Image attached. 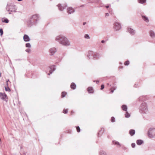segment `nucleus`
I'll return each mask as SVG.
<instances>
[{
    "label": "nucleus",
    "instance_id": "42",
    "mask_svg": "<svg viewBox=\"0 0 155 155\" xmlns=\"http://www.w3.org/2000/svg\"><path fill=\"white\" fill-rule=\"evenodd\" d=\"M117 87L116 86H114V87H113L112 88V89L115 90L117 89Z\"/></svg>",
    "mask_w": 155,
    "mask_h": 155
},
{
    "label": "nucleus",
    "instance_id": "19",
    "mask_svg": "<svg viewBox=\"0 0 155 155\" xmlns=\"http://www.w3.org/2000/svg\"><path fill=\"white\" fill-rule=\"evenodd\" d=\"M136 143L138 145H140L143 143V141L141 140H137Z\"/></svg>",
    "mask_w": 155,
    "mask_h": 155
},
{
    "label": "nucleus",
    "instance_id": "31",
    "mask_svg": "<svg viewBox=\"0 0 155 155\" xmlns=\"http://www.w3.org/2000/svg\"><path fill=\"white\" fill-rule=\"evenodd\" d=\"M66 94V93L65 92H63L61 94V97H64Z\"/></svg>",
    "mask_w": 155,
    "mask_h": 155
},
{
    "label": "nucleus",
    "instance_id": "11",
    "mask_svg": "<svg viewBox=\"0 0 155 155\" xmlns=\"http://www.w3.org/2000/svg\"><path fill=\"white\" fill-rule=\"evenodd\" d=\"M55 67V66L54 65H52L50 66V73L48 74V75H49L50 74H51L52 73V72L55 70L56 68Z\"/></svg>",
    "mask_w": 155,
    "mask_h": 155
},
{
    "label": "nucleus",
    "instance_id": "20",
    "mask_svg": "<svg viewBox=\"0 0 155 155\" xmlns=\"http://www.w3.org/2000/svg\"><path fill=\"white\" fill-rule=\"evenodd\" d=\"M2 21L3 22L8 23L9 22L8 20L6 18H3L2 19Z\"/></svg>",
    "mask_w": 155,
    "mask_h": 155
},
{
    "label": "nucleus",
    "instance_id": "47",
    "mask_svg": "<svg viewBox=\"0 0 155 155\" xmlns=\"http://www.w3.org/2000/svg\"><path fill=\"white\" fill-rule=\"evenodd\" d=\"M105 7L106 8H108L109 7V6H105Z\"/></svg>",
    "mask_w": 155,
    "mask_h": 155
},
{
    "label": "nucleus",
    "instance_id": "50",
    "mask_svg": "<svg viewBox=\"0 0 155 155\" xmlns=\"http://www.w3.org/2000/svg\"><path fill=\"white\" fill-rule=\"evenodd\" d=\"M9 81V80L8 79L6 81V83H7Z\"/></svg>",
    "mask_w": 155,
    "mask_h": 155
},
{
    "label": "nucleus",
    "instance_id": "53",
    "mask_svg": "<svg viewBox=\"0 0 155 155\" xmlns=\"http://www.w3.org/2000/svg\"><path fill=\"white\" fill-rule=\"evenodd\" d=\"M22 0H18V1H22Z\"/></svg>",
    "mask_w": 155,
    "mask_h": 155
},
{
    "label": "nucleus",
    "instance_id": "3",
    "mask_svg": "<svg viewBox=\"0 0 155 155\" xmlns=\"http://www.w3.org/2000/svg\"><path fill=\"white\" fill-rule=\"evenodd\" d=\"M139 111L141 114H148L149 110L147 103L143 102L140 105L139 107Z\"/></svg>",
    "mask_w": 155,
    "mask_h": 155
},
{
    "label": "nucleus",
    "instance_id": "28",
    "mask_svg": "<svg viewBox=\"0 0 155 155\" xmlns=\"http://www.w3.org/2000/svg\"><path fill=\"white\" fill-rule=\"evenodd\" d=\"M5 90L6 91H8L10 92L11 91V90L8 86L5 87Z\"/></svg>",
    "mask_w": 155,
    "mask_h": 155
},
{
    "label": "nucleus",
    "instance_id": "15",
    "mask_svg": "<svg viewBox=\"0 0 155 155\" xmlns=\"http://www.w3.org/2000/svg\"><path fill=\"white\" fill-rule=\"evenodd\" d=\"M6 95L5 94H3L2 93H0V97L2 99L4 100H5L6 97Z\"/></svg>",
    "mask_w": 155,
    "mask_h": 155
},
{
    "label": "nucleus",
    "instance_id": "8",
    "mask_svg": "<svg viewBox=\"0 0 155 155\" xmlns=\"http://www.w3.org/2000/svg\"><path fill=\"white\" fill-rule=\"evenodd\" d=\"M57 50L56 48H51L49 49V52L50 54V55H53L57 51Z\"/></svg>",
    "mask_w": 155,
    "mask_h": 155
},
{
    "label": "nucleus",
    "instance_id": "21",
    "mask_svg": "<svg viewBox=\"0 0 155 155\" xmlns=\"http://www.w3.org/2000/svg\"><path fill=\"white\" fill-rule=\"evenodd\" d=\"M129 134L131 136H133L135 134V130H130L129 131Z\"/></svg>",
    "mask_w": 155,
    "mask_h": 155
},
{
    "label": "nucleus",
    "instance_id": "39",
    "mask_svg": "<svg viewBox=\"0 0 155 155\" xmlns=\"http://www.w3.org/2000/svg\"><path fill=\"white\" fill-rule=\"evenodd\" d=\"M25 51L27 52L30 53L31 51V50H30V49L29 48H28V49H26L25 50Z\"/></svg>",
    "mask_w": 155,
    "mask_h": 155
},
{
    "label": "nucleus",
    "instance_id": "52",
    "mask_svg": "<svg viewBox=\"0 0 155 155\" xmlns=\"http://www.w3.org/2000/svg\"><path fill=\"white\" fill-rule=\"evenodd\" d=\"M6 84H7V86H8V82L7 83H6Z\"/></svg>",
    "mask_w": 155,
    "mask_h": 155
},
{
    "label": "nucleus",
    "instance_id": "12",
    "mask_svg": "<svg viewBox=\"0 0 155 155\" xmlns=\"http://www.w3.org/2000/svg\"><path fill=\"white\" fill-rule=\"evenodd\" d=\"M94 54V52L92 51H89L88 52V54L87 55V57L89 59H91L93 58V55Z\"/></svg>",
    "mask_w": 155,
    "mask_h": 155
},
{
    "label": "nucleus",
    "instance_id": "6",
    "mask_svg": "<svg viewBox=\"0 0 155 155\" xmlns=\"http://www.w3.org/2000/svg\"><path fill=\"white\" fill-rule=\"evenodd\" d=\"M114 28L116 31L119 30L121 28L120 24L117 22L114 23Z\"/></svg>",
    "mask_w": 155,
    "mask_h": 155
},
{
    "label": "nucleus",
    "instance_id": "13",
    "mask_svg": "<svg viewBox=\"0 0 155 155\" xmlns=\"http://www.w3.org/2000/svg\"><path fill=\"white\" fill-rule=\"evenodd\" d=\"M24 40L26 42H28L30 41L29 37L27 35H24L23 36Z\"/></svg>",
    "mask_w": 155,
    "mask_h": 155
},
{
    "label": "nucleus",
    "instance_id": "29",
    "mask_svg": "<svg viewBox=\"0 0 155 155\" xmlns=\"http://www.w3.org/2000/svg\"><path fill=\"white\" fill-rule=\"evenodd\" d=\"M146 0H138V1L139 3L143 4L146 2Z\"/></svg>",
    "mask_w": 155,
    "mask_h": 155
},
{
    "label": "nucleus",
    "instance_id": "7",
    "mask_svg": "<svg viewBox=\"0 0 155 155\" xmlns=\"http://www.w3.org/2000/svg\"><path fill=\"white\" fill-rule=\"evenodd\" d=\"M75 12L74 9L72 7H70L67 9V12L68 14H70L74 13Z\"/></svg>",
    "mask_w": 155,
    "mask_h": 155
},
{
    "label": "nucleus",
    "instance_id": "16",
    "mask_svg": "<svg viewBox=\"0 0 155 155\" xmlns=\"http://www.w3.org/2000/svg\"><path fill=\"white\" fill-rule=\"evenodd\" d=\"M100 57L99 54L96 52H94V54L93 55V58L97 59Z\"/></svg>",
    "mask_w": 155,
    "mask_h": 155
},
{
    "label": "nucleus",
    "instance_id": "33",
    "mask_svg": "<svg viewBox=\"0 0 155 155\" xmlns=\"http://www.w3.org/2000/svg\"><path fill=\"white\" fill-rule=\"evenodd\" d=\"M25 46L27 48H30L31 45L29 43H27L25 45Z\"/></svg>",
    "mask_w": 155,
    "mask_h": 155
},
{
    "label": "nucleus",
    "instance_id": "1",
    "mask_svg": "<svg viewBox=\"0 0 155 155\" xmlns=\"http://www.w3.org/2000/svg\"><path fill=\"white\" fill-rule=\"evenodd\" d=\"M55 40L63 45L68 46H70L71 43L68 38L66 37L61 35L57 36Z\"/></svg>",
    "mask_w": 155,
    "mask_h": 155
},
{
    "label": "nucleus",
    "instance_id": "49",
    "mask_svg": "<svg viewBox=\"0 0 155 155\" xmlns=\"http://www.w3.org/2000/svg\"><path fill=\"white\" fill-rule=\"evenodd\" d=\"M96 83L97 84H98V83L99 82V81H96Z\"/></svg>",
    "mask_w": 155,
    "mask_h": 155
},
{
    "label": "nucleus",
    "instance_id": "41",
    "mask_svg": "<svg viewBox=\"0 0 155 155\" xmlns=\"http://www.w3.org/2000/svg\"><path fill=\"white\" fill-rule=\"evenodd\" d=\"M135 145V144L134 143H133L131 144V146L132 147L134 148Z\"/></svg>",
    "mask_w": 155,
    "mask_h": 155
},
{
    "label": "nucleus",
    "instance_id": "26",
    "mask_svg": "<svg viewBox=\"0 0 155 155\" xmlns=\"http://www.w3.org/2000/svg\"><path fill=\"white\" fill-rule=\"evenodd\" d=\"M113 144L115 145H118L119 146H121V145H120V144L117 141H113Z\"/></svg>",
    "mask_w": 155,
    "mask_h": 155
},
{
    "label": "nucleus",
    "instance_id": "2",
    "mask_svg": "<svg viewBox=\"0 0 155 155\" xmlns=\"http://www.w3.org/2000/svg\"><path fill=\"white\" fill-rule=\"evenodd\" d=\"M40 19V17L38 15L35 14L33 15L30 20L28 21L27 24L28 26H31L36 25Z\"/></svg>",
    "mask_w": 155,
    "mask_h": 155
},
{
    "label": "nucleus",
    "instance_id": "44",
    "mask_svg": "<svg viewBox=\"0 0 155 155\" xmlns=\"http://www.w3.org/2000/svg\"><path fill=\"white\" fill-rule=\"evenodd\" d=\"M105 42V41L104 40H103L102 41H101V42L102 43H104V42Z\"/></svg>",
    "mask_w": 155,
    "mask_h": 155
},
{
    "label": "nucleus",
    "instance_id": "48",
    "mask_svg": "<svg viewBox=\"0 0 155 155\" xmlns=\"http://www.w3.org/2000/svg\"><path fill=\"white\" fill-rule=\"evenodd\" d=\"M71 114H73V113H74V112H73V111H71Z\"/></svg>",
    "mask_w": 155,
    "mask_h": 155
},
{
    "label": "nucleus",
    "instance_id": "24",
    "mask_svg": "<svg viewBox=\"0 0 155 155\" xmlns=\"http://www.w3.org/2000/svg\"><path fill=\"white\" fill-rule=\"evenodd\" d=\"M122 109L124 111H127V106L125 105H123L121 107Z\"/></svg>",
    "mask_w": 155,
    "mask_h": 155
},
{
    "label": "nucleus",
    "instance_id": "56",
    "mask_svg": "<svg viewBox=\"0 0 155 155\" xmlns=\"http://www.w3.org/2000/svg\"><path fill=\"white\" fill-rule=\"evenodd\" d=\"M107 84L108 85H109V83H107Z\"/></svg>",
    "mask_w": 155,
    "mask_h": 155
},
{
    "label": "nucleus",
    "instance_id": "10",
    "mask_svg": "<svg viewBox=\"0 0 155 155\" xmlns=\"http://www.w3.org/2000/svg\"><path fill=\"white\" fill-rule=\"evenodd\" d=\"M127 31L129 32L130 35H134L135 33V31L130 28H127Z\"/></svg>",
    "mask_w": 155,
    "mask_h": 155
},
{
    "label": "nucleus",
    "instance_id": "17",
    "mask_svg": "<svg viewBox=\"0 0 155 155\" xmlns=\"http://www.w3.org/2000/svg\"><path fill=\"white\" fill-rule=\"evenodd\" d=\"M142 17L143 20L146 22H149V19L148 18L145 16L142 15Z\"/></svg>",
    "mask_w": 155,
    "mask_h": 155
},
{
    "label": "nucleus",
    "instance_id": "55",
    "mask_svg": "<svg viewBox=\"0 0 155 155\" xmlns=\"http://www.w3.org/2000/svg\"><path fill=\"white\" fill-rule=\"evenodd\" d=\"M83 6H84L83 5H82L81 6V7H83Z\"/></svg>",
    "mask_w": 155,
    "mask_h": 155
},
{
    "label": "nucleus",
    "instance_id": "25",
    "mask_svg": "<svg viewBox=\"0 0 155 155\" xmlns=\"http://www.w3.org/2000/svg\"><path fill=\"white\" fill-rule=\"evenodd\" d=\"M150 35L151 37H154L155 36V34L154 32L152 31H151L150 32Z\"/></svg>",
    "mask_w": 155,
    "mask_h": 155
},
{
    "label": "nucleus",
    "instance_id": "30",
    "mask_svg": "<svg viewBox=\"0 0 155 155\" xmlns=\"http://www.w3.org/2000/svg\"><path fill=\"white\" fill-rule=\"evenodd\" d=\"M130 116V114L128 113L127 112H126L125 114V117L126 118H128Z\"/></svg>",
    "mask_w": 155,
    "mask_h": 155
},
{
    "label": "nucleus",
    "instance_id": "27",
    "mask_svg": "<svg viewBox=\"0 0 155 155\" xmlns=\"http://www.w3.org/2000/svg\"><path fill=\"white\" fill-rule=\"evenodd\" d=\"M100 155H107V154L104 151L101 150L100 151Z\"/></svg>",
    "mask_w": 155,
    "mask_h": 155
},
{
    "label": "nucleus",
    "instance_id": "37",
    "mask_svg": "<svg viewBox=\"0 0 155 155\" xmlns=\"http://www.w3.org/2000/svg\"><path fill=\"white\" fill-rule=\"evenodd\" d=\"M76 127V129H77V131L78 132H80V128L79 127Z\"/></svg>",
    "mask_w": 155,
    "mask_h": 155
},
{
    "label": "nucleus",
    "instance_id": "23",
    "mask_svg": "<svg viewBox=\"0 0 155 155\" xmlns=\"http://www.w3.org/2000/svg\"><path fill=\"white\" fill-rule=\"evenodd\" d=\"M71 87L73 89H75L76 87V85L74 83H72L71 85Z\"/></svg>",
    "mask_w": 155,
    "mask_h": 155
},
{
    "label": "nucleus",
    "instance_id": "22",
    "mask_svg": "<svg viewBox=\"0 0 155 155\" xmlns=\"http://www.w3.org/2000/svg\"><path fill=\"white\" fill-rule=\"evenodd\" d=\"M104 128H102L98 133V136H101L104 132Z\"/></svg>",
    "mask_w": 155,
    "mask_h": 155
},
{
    "label": "nucleus",
    "instance_id": "32",
    "mask_svg": "<svg viewBox=\"0 0 155 155\" xmlns=\"http://www.w3.org/2000/svg\"><path fill=\"white\" fill-rule=\"evenodd\" d=\"M84 37L86 39H90V37L88 34H85L84 36Z\"/></svg>",
    "mask_w": 155,
    "mask_h": 155
},
{
    "label": "nucleus",
    "instance_id": "54",
    "mask_svg": "<svg viewBox=\"0 0 155 155\" xmlns=\"http://www.w3.org/2000/svg\"><path fill=\"white\" fill-rule=\"evenodd\" d=\"M1 74H2V73H1V72L0 74V77H1Z\"/></svg>",
    "mask_w": 155,
    "mask_h": 155
},
{
    "label": "nucleus",
    "instance_id": "18",
    "mask_svg": "<svg viewBox=\"0 0 155 155\" xmlns=\"http://www.w3.org/2000/svg\"><path fill=\"white\" fill-rule=\"evenodd\" d=\"M87 90L88 92L90 93H93V88L92 87H89L87 89Z\"/></svg>",
    "mask_w": 155,
    "mask_h": 155
},
{
    "label": "nucleus",
    "instance_id": "38",
    "mask_svg": "<svg viewBox=\"0 0 155 155\" xmlns=\"http://www.w3.org/2000/svg\"><path fill=\"white\" fill-rule=\"evenodd\" d=\"M0 33L1 35H2L3 34V31L2 28L0 29Z\"/></svg>",
    "mask_w": 155,
    "mask_h": 155
},
{
    "label": "nucleus",
    "instance_id": "43",
    "mask_svg": "<svg viewBox=\"0 0 155 155\" xmlns=\"http://www.w3.org/2000/svg\"><path fill=\"white\" fill-rule=\"evenodd\" d=\"M109 16V14L108 13H106L105 14V17H108Z\"/></svg>",
    "mask_w": 155,
    "mask_h": 155
},
{
    "label": "nucleus",
    "instance_id": "45",
    "mask_svg": "<svg viewBox=\"0 0 155 155\" xmlns=\"http://www.w3.org/2000/svg\"><path fill=\"white\" fill-rule=\"evenodd\" d=\"M114 90H113V89H112V90H111V93H113V92H114Z\"/></svg>",
    "mask_w": 155,
    "mask_h": 155
},
{
    "label": "nucleus",
    "instance_id": "14",
    "mask_svg": "<svg viewBox=\"0 0 155 155\" xmlns=\"http://www.w3.org/2000/svg\"><path fill=\"white\" fill-rule=\"evenodd\" d=\"M147 99V97L145 96H141L138 99V100L139 101H143L146 100Z\"/></svg>",
    "mask_w": 155,
    "mask_h": 155
},
{
    "label": "nucleus",
    "instance_id": "35",
    "mask_svg": "<svg viewBox=\"0 0 155 155\" xmlns=\"http://www.w3.org/2000/svg\"><path fill=\"white\" fill-rule=\"evenodd\" d=\"M129 64V61H127L124 63V65H128Z\"/></svg>",
    "mask_w": 155,
    "mask_h": 155
},
{
    "label": "nucleus",
    "instance_id": "46",
    "mask_svg": "<svg viewBox=\"0 0 155 155\" xmlns=\"http://www.w3.org/2000/svg\"><path fill=\"white\" fill-rule=\"evenodd\" d=\"M86 24V22H84L83 23V25H85Z\"/></svg>",
    "mask_w": 155,
    "mask_h": 155
},
{
    "label": "nucleus",
    "instance_id": "4",
    "mask_svg": "<svg viewBox=\"0 0 155 155\" xmlns=\"http://www.w3.org/2000/svg\"><path fill=\"white\" fill-rule=\"evenodd\" d=\"M147 134L150 138L155 137V128H150L148 131Z\"/></svg>",
    "mask_w": 155,
    "mask_h": 155
},
{
    "label": "nucleus",
    "instance_id": "51",
    "mask_svg": "<svg viewBox=\"0 0 155 155\" xmlns=\"http://www.w3.org/2000/svg\"><path fill=\"white\" fill-rule=\"evenodd\" d=\"M134 87H137V85H134Z\"/></svg>",
    "mask_w": 155,
    "mask_h": 155
},
{
    "label": "nucleus",
    "instance_id": "5",
    "mask_svg": "<svg viewBox=\"0 0 155 155\" xmlns=\"http://www.w3.org/2000/svg\"><path fill=\"white\" fill-rule=\"evenodd\" d=\"M7 10L8 12H9V14H11L10 12H16V9L15 6L14 5H10L7 7Z\"/></svg>",
    "mask_w": 155,
    "mask_h": 155
},
{
    "label": "nucleus",
    "instance_id": "40",
    "mask_svg": "<svg viewBox=\"0 0 155 155\" xmlns=\"http://www.w3.org/2000/svg\"><path fill=\"white\" fill-rule=\"evenodd\" d=\"M104 84L101 85V90H103L104 88Z\"/></svg>",
    "mask_w": 155,
    "mask_h": 155
},
{
    "label": "nucleus",
    "instance_id": "9",
    "mask_svg": "<svg viewBox=\"0 0 155 155\" xmlns=\"http://www.w3.org/2000/svg\"><path fill=\"white\" fill-rule=\"evenodd\" d=\"M58 6L59 10L61 11H62L64 9H65L67 7L66 5H61L59 4L58 5Z\"/></svg>",
    "mask_w": 155,
    "mask_h": 155
},
{
    "label": "nucleus",
    "instance_id": "36",
    "mask_svg": "<svg viewBox=\"0 0 155 155\" xmlns=\"http://www.w3.org/2000/svg\"><path fill=\"white\" fill-rule=\"evenodd\" d=\"M111 121L112 122H114L115 121V118L114 117H112L111 119Z\"/></svg>",
    "mask_w": 155,
    "mask_h": 155
},
{
    "label": "nucleus",
    "instance_id": "34",
    "mask_svg": "<svg viewBox=\"0 0 155 155\" xmlns=\"http://www.w3.org/2000/svg\"><path fill=\"white\" fill-rule=\"evenodd\" d=\"M68 111V109H64L63 111V112L64 114H66L67 113Z\"/></svg>",
    "mask_w": 155,
    "mask_h": 155
}]
</instances>
